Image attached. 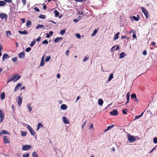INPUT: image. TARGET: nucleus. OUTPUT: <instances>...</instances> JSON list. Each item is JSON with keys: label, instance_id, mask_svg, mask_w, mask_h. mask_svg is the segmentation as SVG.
Segmentation results:
<instances>
[{"label": "nucleus", "instance_id": "35", "mask_svg": "<svg viewBox=\"0 0 157 157\" xmlns=\"http://www.w3.org/2000/svg\"><path fill=\"white\" fill-rule=\"evenodd\" d=\"M54 13H55V16L56 17H58L59 15V12L56 10H55L54 11Z\"/></svg>", "mask_w": 157, "mask_h": 157}, {"label": "nucleus", "instance_id": "54", "mask_svg": "<svg viewBox=\"0 0 157 157\" xmlns=\"http://www.w3.org/2000/svg\"><path fill=\"white\" fill-rule=\"evenodd\" d=\"M41 40V37L40 36L38 37V38L36 39V41L37 42H39Z\"/></svg>", "mask_w": 157, "mask_h": 157}, {"label": "nucleus", "instance_id": "50", "mask_svg": "<svg viewBox=\"0 0 157 157\" xmlns=\"http://www.w3.org/2000/svg\"><path fill=\"white\" fill-rule=\"evenodd\" d=\"M153 142L155 144L157 143V138H155L153 140Z\"/></svg>", "mask_w": 157, "mask_h": 157}, {"label": "nucleus", "instance_id": "7", "mask_svg": "<svg viewBox=\"0 0 157 157\" xmlns=\"http://www.w3.org/2000/svg\"><path fill=\"white\" fill-rule=\"evenodd\" d=\"M136 140V138H134L133 136H131L129 134L128 136V140L130 141V142H134Z\"/></svg>", "mask_w": 157, "mask_h": 157}, {"label": "nucleus", "instance_id": "55", "mask_svg": "<svg viewBox=\"0 0 157 157\" xmlns=\"http://www.w3.org/2000/svg\"><path fill=\"white\" fill-rule=\"evenodd\" d=\"M115 46H113L110 49V51L111 52H113V49L115 48Z\"/></svg>", "mask_w": 157, "mask_h": 157}, {"label": "nucleus", "instance_id": "33", "mask_svg": "<svg viewBox=\"0 0 157 157\" xmlns=\"http://www.w3.org/2000/svg\"><path fill=\"white\" fill-rule=\"evenodd\" d=\"M32 156L33 157H39L38 156L35 151H34L33 153Z\"/></svg>", "mask_w": 157, "mask_h": 157}, {"label": "nucleus", "instance_id": "6", "mask_svg": "<svg viewBox=\"0 0 157 157\" xmlns=\"http://www.w3.org/2000/svg\"><path fill=\"white\" fill-rule=\"evenodd\" d=\"M7 17V15L5 13H2L0 14V18H1L2 20H3L4 19H5V20H6Z\"/></svg>", "mask_w": 157, "mask_h": 157}, {"label": "nucleus", "instance_id": "42", "mask_svg": "<svg viewBox=\"0 0 157 157\" xmlns=\"http://www.w3.org/2000/svg\"><path fill=\"white\" fill-rule=\"evenodd\" d=\"M28 108L29 112H30L32 111V108L30 105H28L27 106Z\"/></svg>", "mask_w": 157, "mask_h": 157}, {"label": "nucleus", "instance_id": "48", "mask_svg": "<svg viewBox=\"0 0 157 157\" xmlns=\"http://www.w3.org/2000/svg\"><path fill=\"white\" fill-rule=\"evenodd\" d=\"M48 44V42L47 40H45L42 42V44Z\"/></svg>", "mask_w": 157, "mask_h": 157}, {"label": "nucleus", "instance_id": "44", "mask_svg": "<svg viewBox=\"0 0 157 157\" xmlns=\"http://www.w3.org/2000/svg\"><path fill=\"white\" fill-rule=\"evenodd\" d=\"M97 30L96 29H95L93 33L91 35V36H93L94 35H95L96 33H97Z\"/></svg>", "mask_w": 157, "mask_h": 157}, {"label": "nucleus", "instance_id": "58", "mask_svg": "<svg viewBox=\"0 0 157 157\" xmlns=\"http://www.w3.org/2000/svg\"><path fill=\"white\" fill-rule=\"evenodd\" d=\"M22 2L23 4L24 5H25L26 3V0H22Z\"/></svg>", "mask_w": 157, "mask_h": 157}, {"label": "nucleus", "instance_id": "19", "mask_svg": "<svg viewBox=\"0 0 157 157\" xmlns=\"http://www.w3.org/2000/svg\"><path fill=\"white\" fill-rule=\"evenodd\" d=\"M43 28V29H44V26L43 25H38L36 27V29H39V28Z\"/></svg>", "mask_w": 157, "mask_h": 157}, {"label": "nucleus", "instance_id": "11", "mask_svg": "<svg viewBox=\"0 0 157 157\" xmlns=\"http://www.w3.org/2000/svg\"><path fill=\"white\" fill-rule=\"evenodd\" d=\"M9 56L6 53H4L3 54L2 57V61H4V60L5 59H9Z\"/></svg>", "mask_w": 157, "mask_h": 157}, {"label": "nucleus", "instance_id": "26", "mask_svg": "<svg viewBox=\"0 0 157 157\" xmlns=\"http://www.w3.org/2000/svg\"><path fill=\"white\" fill-rule=\"evenodd\" d=\"M143 113H144V112H143L139 116H136L134 120L137 119H138L140 117H142L143 114Z\"/></svg>", "mask_w": 157, "mask_h": 157}, {"label": "nucleus", "instance_id": "63", "mask_svg": "<svg viewBox=\"0 0 157 157\" xmlns=\"http://www.w3.org/2000/svg\"><path fill=\"white\" fill-rule=\"evenodd\" d=\"M132 37L134 38H136V35L135 33L133 34Z\"/></svg>", "mask_w": 157, "mask_h": 157}, {"label": "nucleus", "instance_id": "21", "mask_svg": "<svg viewBox=\"0 0 157 157\" xmlns=\"http://www.w3.org/2000/svg\"><path fill=\"white\" fill-rule=\"evenodd\" d=\"M31 25V22L29 21H27L26 22V26L28 28H29Z\"/></svg>", "mask_w": 157, "mask_h": 157}, {"label": "nucleus", "instance_id": "1", "mask_svg": "<svg viewBox=\"0 0 157 157\" xmlns=\"http://www.w3.org/2000/svg\"><path fill=\"white\" fill-rule=\"evenodd\" d=\"M21 78V76H18V75L17 74H16L15 75H14L10 79H8V80L7 81V82L8 83L9 82L14 80H15V79H16L14 81V82H15L18 80L19 79Z\"/></svg>", "mask_w": 157, "mask_h": 157}, {"label": "nucleus", "instance_id": "43", "mask_svg": "<svg viewBox=\"0 0 157 157\" xmlns=\"http://www.w3.org/2000/svg\"><path fill=\"white\" fill-rule=\"evenodd\" d=\"M12 60L13 62H16L17 61V58L16 57H13L12 59Z\"/></svg>", "mask_w": 157, "mask_h": 157}, {"label": "nucleus", "instance_id": "18", "mask_svg": "<svg viewBox=\"0 0 157 157\" xmlns=\"http://www.w3.org/2000/svg\"><path fill=\"white\" fill-rule=\"evenodd\" d=\"M132 18L134 20L138 21L139 20L140 17L138 15H137V17H136L135 16H133Z\"/></svg>", "mask_w": 157, "mask_h": 157}, {"label": "nucleus", "instance_id": "17", "mask_svg": "<svg viewBox=\"0 0 157 157\" xmlns=\"http://www.w3.org/2000/svg\"><path fill=\"white\" fill-rule=\"evenodd\" d=\"M60 108L61 109H67V106L65 104H63L61 106Z\"/></svg>", "mask_w": 157, "mask_h": 157}, {"label": "nucleus", "instance_id": "16", "mask_svg": "<svg viewBox=\"0 0 157 157\" xmlns=\"http://www.w3.org/2000/svg\"><path fill=\"white\" fill-rule=\"evenodd\" d=\"M9 133V132L5 130H3L0 132V135H2L4 134H8Z\"/></svg>", "mask_w": 157, "mask_h": 157}, {"label": "nucleus", "instance_id": "31", "mask_svg": "<svg viewBox=\"0 0 157 157\" xmlns=\"http://www.w3.org/2000/svg\"><path fill=\"white\" fill-rule=\"evenodd\" d=\"M113 78V74H111L109 76V78H108V81H110L112 78Z\"/></svg>", "mask_w": 157, "mask_h": 157}, {"label": "nucleus", "instance_id": "34", "mask_svg": "<svg viewBox=\"0 0 157 157\" xmlns=\"http://www.w3.org/2000/svg\"><path fill=\"white\" fill-rule=\"evenodd\" d=\"M124 52H121L120 54V58H122L124 57Z\"/></svg>", "mask_w": 157, "mask_h": 157}, {"label": "nucleus", "instance_id": "14", "mask_svg": "<svg viewBox=\"0 0 157 157\" xmlns=\"http://www.w3.org/2000/svg\"><path fill=\"white\" fill-rule=\"evenodd\" d=\"M19 57L20 58H23L25 57V54L24 52H21L19 54Z\"/></svg>", "mask_w": 157, "mask_h": 157}, {"label": "nucleus", "instance_id": "5", "mask_svg": "<svg viewBox=\"0 0 157 157\" xmlns=\"http://www.w3.org/2000/svg\"><path fill=\"white\" fill-rule=\"evenodd\" d=\"M31 146L29 145H23L22 149L23 150L28 151L30 149Z\"/></svg>", "mask_w": 157, "mask_h": 157}, {"label": "nucleus", "instance_id": "4", "mask_svg": "<svg viewBox=\"0 0 157 157\" xmlns=\"http://www.w3.org/2000/svg\"><path fill=\"white\" fill-rule=\"evenodd\" d=\"M4 113L3 111L0 109V122H1L4 119Z\"/></svg>", "mask_w": 157, "mask_h": 157}, {"label": "nucleus", "instance_id": "38", "mask_svg": "<svg viewBox=\"0 0 157 157\" xmlns=\"http://www.w3.org/2000/svg\"><path fill=\"white\" fill-rule=\"evenodd\" d=\"M65 29H63L61 30L60 34L62 35H63L65 33Z\"/></svg>", "mask_w": 157, "mask_h": 157}, {"label": "nucleus", "instance_id": "40", "mask_svg": "<svg viewBox=\"0 0 157 157\" xmlns=\"http://www.w3.org/2000/svg\"><path fill=\"white\" fill-rule=\"evenodd\" d=\"M29 154L27 153L23 155V157H29Z\"/></svg>", "mask_w": 157, "mask_h": 157}, {"label": "nucleus", "instance_id": "24", "mask_svg": "<svg viewBox=\"0 0 157 157\" xmlns=\"http://www.w3.org/2000/svg\"><path fill=\"white\" fill-rule=\"evenodd\" d=\"M6 33L7 34V37H9L12 35V33L10 31H6Z\"/></svg>", "mask_w": 157, "mask_h": 157}, {"label": "nucleus", "instance_id": "10", "mask_svg": "<svg viewBox=\"0 0 157 157\" xmlns=\"http://www.w3.org/2000/svg\"><path fill=\"white\" fill-rule=\"evenodd\" d=\"M62 119L64 123L66 124H68L69 123V121L67 117H63Z\"/></svg>", "mask_w": 157, "mask_h": 157}, {"label": "nucleus", "instance_id": "20", "mask_svg": "<svg viewBox=\"0 0 157 157\" xmlns=\"http://www.w3.org/2000/svg\"><path fill=\"white\" fill-rule=\"evenodd\" d=\"M103 101L102 99H100L98 100V104L99 105H102L103 104Z\"/></svg>", "mask_w": 157, "mask_h": 157}, {"label": "nucleus", "instance_id": "53", "mask_svg": "<svg viewBox=\"0 0 157 157\" xmlns=\"http://www.w3.org/2000/svg\"><path fill=\"white\" fill-rule=\"evenodd\" d=\"M4 1H5V2H8V3H10L12 2V0H3Z\"/></svg>", "mask_w": 157, "mask_h": 157}, {"label": "nucleus", "instance_id": "45", "mask_svg": "<svg viewBox=\"0 0 157 157\" xmlns=\"http://www.w3.org/2000/svg\"><path fill=\"white\" fill-rule=\"evenodd\" d=\"M31 48L30 47H28L26 49V51L27 52H29L31 50Z\"/></svg>", "mask_w": 157, "mask_h": 157}, {"label": "nucleus", "instance_id": "60", "mask_svg": "<svg viewBox=\"0 0 157 157\" xmlns=\"http://www.w3.org/2000/svg\"><path fill=\"white\" fill-rule=\"evenodd\" d=\"M43 9H44L45 10H46L47 9V6L46 5H44L43 6Z\"/></svg>", "mask_w": 157, "mask_h": 157}, {"label": "nucleus", "instance_id": "39", "mask_svg": "<svg viewBox=\"0 0 157 157\" xmlns=\"http://www.w3.org/2000/svg\"><path fill=\"white\" fill-rule=\"evenodd\" d=\"M114 126H115V125L112 124L111 126H108L107 127V128L108 129V130H109L111 129Z\"/></svg>", "mask_w": 157, "mask_h": 157}, {"label": "nucleus", "instance_id": "23", "mask_svg": "<svg viewBox=\"0 0 157 157\" xmlns=\"http://www.w3.org/2000/svg\"><path fill=\"white\" fill-rule=\"evenodd\" d=\"M119 32H118L116 33L114 36V39L115 40L119 38Z\"/></svg>", "mask_w": 157, "mask_h": 157}, {"label": "nucleus", "instance_id": "3", "mask_svg": "<svg viewBox=\"0 0 157 157\" xmlns=\"http://www.w3.org/2000/svg\"><path fill=\"white\" fill-rule=\"evenodd\" d=\"M141 9L143 12L144 13L146 17V18L147 19L149 17V14L148 11L144 7H141Z\"/></svg>", "mask_w": 157, "mask_h": 157}, {"label": "nucleus", "instance_id": "52", "mask_svg": "<svg viewBox=\"0 0 157 157\" xmlns=\"http://www.w3.org/2000/svg\"><path fill=\"white\" fill-rule=\"evenodd\" d=\"M89 58L86 57L83 60V62H85Z\"/></svg>", "mask_w": 157, "mask_h": 157}, {"label": "nucleus", "instance_id": "46", "mask_svg": "<svg viewBox=\"0 0 157 157\" xmlns=\"http://www.w3.org/2000/svg\"><path fill=\"white\" fill-rule=\"evenodd\" d=\"M75 36H76L79 39L81 37V35L79 33H76L75 34Z\"/></svg>", "mask_w": 157, "mask_h": 157}, {"label": "nucleus", "instance_id": "61", "mask_svg": "<svg viewBox=\"0 0 157 157\" xmlns=\"http://www.w3.org/2000/svg\"><path fill=\"white\" fill-rule=\"evenodd\" d=\"M86 121H85V122L83 124V125H82V128H83V127L86 125Z\"/></svg>", "mask_w": 157, "mask_h": 157}, {"label": "nucleus", "instance_id": "9", "mask_svg": "<svg viewBox=\"0 0 157 157\" xmlns=\"http://www.w3.org/2000/svg\"><path fill=\"white\" fill-rule=\"evenodd\" d=\"M3 141L4 143L5 144H7V143H10L9 141V140L8 138L6 136H3Z\"/></svg>", "mask_w": 157, "mask_h": 157}, {"label": "nucleus", "instance_id": "36", "mask_svg": "<svg viewBox=\"0 0 157 157\" xmlns=\"http://www.w3.org/2000/svg\"><path fill=\"white\" fill-rule=\"evenodd\" d=\"M36 43V40H34L30 44V46L31 47H33V45L35 44Z\"/></svg>", "mask_w": 157, "mask_h": 157}, {"label": "nucleus", "instance_id": "47", "mask_svg": "<svg viewBox=\"0 0 157 157\" xmlns=\"http://www.w3.org/2000/svg\"><path fill=\"white\" fill-rule=\"evenodd\" d=\"M78 13L79 14L83 15L84 13V12H83V10H82L81 11H78Z\"/></svg>", "mask_w": 157, "mask_h": 157}, {"label": "nucleus", "instance_id": "51", "mask_svg": "<svg viewBox=\"0 0 157 157\" xmlns=\"http://www.w3.org/2000/svg\"><path fill=\"white\" fill-rule=\"evenodd\" d=\"M143 54L144 56H145L147 54V52L146 50H145L143 52Z\"/></svg>", "mask_w": 157, "mask_h": 157}, {"label": "nucleus", "instance_id": "13", "mask_svg": "<svg viewBox=\"0 0 157 157\" xmlns=\"http://www.w3.org/2000/svg\"><path fill=\"white\" fill-rule=\"evenodd\" d=\"M22 101V98H21L20 97H18L17 100L18 105L19 106H20Z\"/></svg>", "mask_w": 157, "mask_h": 157}, {"label": "nucleus", "instance_id": "27", "mask_svg": "<svg viewBox=\"0 0 157 157\" xmlns=\"http://www.w3.org/2000/svg\"><path fill=\"white\" fill-rule=\"evenodd\" d=\"M21 135L22 136H26L27 132L25 131H22L21 132Z\"/></svg>", "mask_w": 157, "mask_h": 157}, {"label": "nucleus", "instance_id": "8", "mask_svg": "<svg viewBox=\"0 0 157 157\" xmlns=\"http://www.w3.org/2000/svg\"><path fill=\"white\" fill-rule=\"evenodd\" d=\"M110 114L112 116H116L118 115V113L116 109H114L110 113Z\"/></svg>", "mask_w": 157, "mask_h": 157}, {"label": "nucleus", "instance_id": "15", "mask_svg": "<svg viewBox=\"0 0 157 157\" xmlns=\"http://www.w3.org/2000/svg\"><path fill=\"white\" fill-rule=\"evenodd\" d=\"M18 33H19L21 34H28V32L27 30H24L23 31H19Z\"/></svg>", "mask_w": 157, "mask_h": 157}, {"label": "nucleus", "instance_id": "41", "mask_svg": "<svg viewBox=\"0 0 157 157\" xmlns=\"http://www.w3.org/2000/svg\"><path fill=\"white\" fill-rule=\"evenodd\" d=\"M126 98L127 100H129L130 98V94L129 93H127L126 94Z\"/></svg>", "mask_w": 157, "mask_h": 157}, {"label": "nucleus", "instance_id": "30", "mask_svg": "<svg viewBox=\"0 0 157 157\" xmlns=\"http://www.w3.org/2000/svg\"><path fill=\"white\" fill-rule=\"evenodd\" d=\"M131 97L132 99H133L136 98V95L134 93L131 94Z\"/></svg>", "mask_w": 157, "mask_h": 157}, {"label": "nucleus", "instance_id": "64", "mask_svg": "<svg viewBox=\"0 0 157 157\" xmlns=\"http://www.w3.org/2000/svg\"><path fill=\"white\" fill-rule=\"evenodd\" d=\"M79 21V20L77 18L76 19H74L73 20V21H74L75 22H77Z\"/></svg>", "mask_w": 157, "mask_h": 157}, {"label": "nucleus", "instance_id": "62", "mask_svg": "<svg viewBox=\"0 0 157 157\" xmlns=\"http://www.w3.org/2000/svg\"><path fill=\"white\" fill-rule=\"evenodd\" d=\"M21 21L22 23H24L25 21V19L24 18H22Z\"/></svg>", "mask_w": 157, "mask_h": 157}, {"label": "nucleus", "instance_id": "57", "mask_svg": "<svg viewBox=\"0 0 157 157\" xmlns=\"http://www.w3.org/2000/svg\"><path fill=\"white\" fill-rule=\"evenodd\" d=\"M77 2H82L83 1H86V0H75Z\"/></svg>", "mask_w": 157, "mask_h": 157}, {"label": "nucleus", "instance_id": "22", "mask_svg": "<svg viewBox=\"0 0 157 157\" xmlns=\"http://www.w3.org/2000/svg\"><path fill=\"white\" fill-rule=\"evenodd\" d=\"M43 127L42 124L40 123H39L37 125L36 130L37 131H38L39 130L40 127Z\"/></svg>", "mask_w": 157, "mask_h": 157}, {"label": "nucleus", "instance_id": "2", "mask_svg": "<svg viewBox=\"0 0 157 157\" xmlns=\"http://www.w3.org/2000/svg\"><path fill=\"white\" fill-rule=\"evenodd\" d=\"M27 128L29 131L30 133L32 135H33V136H34L35 135H36V133L35 132L34 130L32 128L31 126L28 125Z\"/></svg>", "mask_w": 157, "mask_h": 157}, {"label": "nucleus", "instance_id": "56", "mask_svg": "<svg viewBox=\"0 0 157 157\" xmlns=\"http://www.w3.org/2000/svg\"><path fill=\"white\" fill-rule=\"evenodd\" d=\"M59 41V38L57 37V38L54 40V41L56 43H57Z\"/></svg>", "mask_w": 157, "mask_h": 157}, {"label": "nucleus", "instance_id": "37", "mask_svg": "<svg viewBox=\"0 0 157 157\" xmlns=\"http://www.w3.org/2000/svg\"><path fill=\"white\" fill-rule=\"evenodd\" d=\"M51 57L50 56H48L46 57L45 61L46 62H48L49 61V60L50 59Z\"/></svg>", "mask_w": 157, "mask_h": 157}, {"label": "nucleus", "instance_id": "28", "mask_svg": "<svg viewBox=\"0 0 157 157\" xmlns=\"http://www.w3.org/2000/svg\"><path fill=\"white\" fill-rule=\"evenodd\" d=\"M5 97V94L4 92H2V93L1 94V98L2 100L4 99Z\"/></svg>", "mask_w": 157, "mask_h": 157}, {"label": "nucleus", "instance_id": "59", "mask_svg": "<svg viewBox=\"0 0 157 157\" xmlns=\"http://www.w3.org/2000/svg\"><path fill=\"white\" fill-rule=\"evenodd\" d=\"M69 50H67L66 51V54L67 56H68L69 54Z\"/></svg>", "mask_w": 157, "mask_h": 157}, {"label": "nucleus", "instance_id": "12", "mask_svg": "<svg viewBox=\"0 0 157 157\" xmlns=\"http://www.w3.org/2000/svg\"><path fill=\"white\" fill-rule=\"evenodd\" d=\"M22 85V84L21 83H18L16 86L15 87L14 89V91L15 92L18 89L19 87H20Z\"/></svg>", "mask_w": 157, "mask_h": 157}, {"label": "nucleus", "instance_id": "49", "mask_svg": "<svg viewBox=\"0 0 157 157\" xmlns=\"http://www.w3.org/2000/svg\"><path fill=\"white\" fill-rule=\"evenodd\" d=\"M34 9L35 11H36V12H39L40 11L39 9L36 7H35L34 8Z\"/></svg>", "mask_w": 157, "mask_h": 157}, {"label": "nucleus", "instance_id": "25", "mask_svg": "<svg viewBox=\"0 0 157 157\" xmlns=\"http://www.w3.org/2000/svg\"><path fill=\"white\" fill-rule=\"evenodd\" d=\"M6 4L5 2L2 1H0V6H4Z\"/></svg>", "mask_w": 157, "mask_h": 157}, {"label": "nucleus", "instance_id": "32", "mask_svg": "<svg viewBox=\"0 0 157 157\" xmlns=\"http://www.w3.org/2000/svg\"><path fill=\"white\" fill-rule=\"evenodd\" d=\"M39 17L40 18L43 19H45L46 18L45 16L44 15H42V14H40L39 16Z\"/></svg>", "mask_w": 157, "mask_h": 157}, {"label": "nucleus", "instance_id": "29", "mask_svg": "<svg viewBox=\"0 0 157 157\" xmlns=\"http://www.w3.org/2000/svg\"><path fill=\"white\" fill-rule=\"evenodd\" d=\"M44 63L43 57L41 60V61L40 63V66H44Z\"/></svg>", "mask_w": 157, "mask_h": 157}]
</instances>
